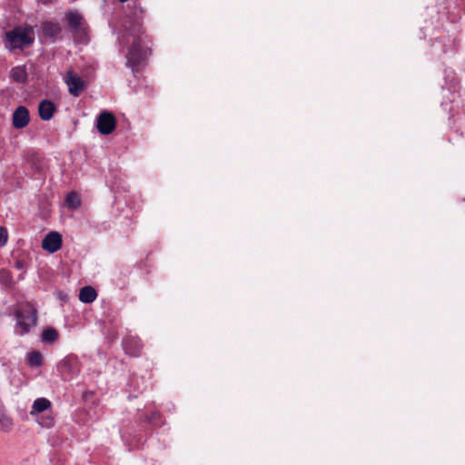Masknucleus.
<instances>
[{
  "label": "nucleus",
  "mask_w": 465,
  "mask_h": 465,
  "mask_svg": "<svg viewBox=\"0 0 465 465\" xmlns=\"http://www.w3.org/2000/svg\"><path fill=\"white\" fill-rule=\"evenodd\" d=\"M129 2L124 10L123 32L118 36L119 51L124 53L125 65L137 72L139 65L151 54L149 44L152 43L142 25L143 11L137 0H118Z\"/></svg>",
  "instance_id": "obj_1"
},
{
  "label": "nucleus",
  "mask_w": 465,
  "mask_h": 465,
  "mask_svg": "<svg viewBox=\"0 0 465 465\" xmlns=\"http://www.w3.org/2000/svg\"><path fill=\"white\" fill-rule=\"evenodd\" d=\"M15 332L19 336L29 333L37 324V310L31 302L19 304L15 311Z\"/></svg>",
  "instance_id": "obj_2"
},
{
  "label": "nucleus",
  "mask_w": 465,
  "mask_h": 465,
  "mask_svg": "<svg viewBox=\"0 0 465 465\" xmlns=\"http://www.w3.org/2000/svg\"><path fill=\"white\" fill-rule=\"evenodd\" d=\"M5 36V47L11 51L24 50L31 46L35 41L34 29L31 26H17L7 31Z\"/></svg>",
  "instance_id": "obj_3"
},
{
  "label": "nucleus",
  "mask_w": 465,
  "mask_h": 465,
  "mask_svg": "<svg viewBox=\"0 0 465 465\" xmlns=\"http://www.w3.org/2000/svg\"><path fill=\"white\" fill-rule=\"evenodd\" d=\"M67 25L73 34L75 41L82 44L88 42L87 25L83 15L76 10L69 11L65 14Z\"/></svg>",
  "instance_id": "obj_4"
},
{
  "label": "nucleus",
  "mask_w": 465,
  "mask_h": 465,
  "mask_svg": "<svg viewBox=\"0 0 465 465\" xmlns=\"http://www.w3.org/2000/svg\"><path fill=\"white\" fill-rule=\"evenodd\" d=\"M57 370L63 380L73 379L80 371L78 358L74 355H67L58 363Z\"/></svg>",
  "instance_id": "obj_5"
},
{
  "label": "nucleus",
  "mask_w": 465,
  "mask_h": 465,
  "mask_svg": "<svg viewBox=\"0 0 465 465\" xmlns=\"http://www.w3.org/2000/svg\"><path fill=\"white\" fill-rule=\"evenodd\" d=\"M96 128L101 134H110L116 128V119L113 113L103 111L96 118Z\"/></svg>",
  "instance_id": "obj_6"
},
{
  "label": "nucleus",
  "mask_w": 465,
  "mask_h": 465,
  "mask_svg": "<svg viewBox=\"0 0 465 465\" xmlns=\"http://www.w3.org/2000/svg\"><path fill=\"white\" fill-rule=\"evenodd\" d=\"M64 82L68 86L69 93L74 96H78L85 88L84 81L69 70L64 76Z\"/></svg>",
  "instance_id": "obj_7"
},
{
  "label": "nucleus",
  "mask_w": 465,
  "mask_h": 465,
  "mask_svg": "<svg viewBox=\"0 0 465 465\" xmlns=\"http://www.w3.org/2000/svg\"><path fill=\"white\" fill-rule=\"evenodd\" d=\"M62 244V235L58 232H48L42 241V248L50 253H54L60 250Z\"/></svg>",
  "instance_id": "obj_8"
},
{
  "label": "nucleus",
  "mask_w": 465,
  "mask_h": 465,
  "mask_svg": "<svg viewBox=\"0 0 465 465\" xmlns=\"http://www.w3.org/2000/svg\"><path fill=\"white\" fill-rule=\"evenodd\" d=\"M29 122V110L24 105H19L12 114L13 126L15 129H23L28 125Z\"/></svg>",
  "instance_id": "obj_9"
},
{
  "label": "nucleus",
  "mask_w": 465,
  "mask_h": 465,
  "mask_svg": "<svg viewBox=\"0 0 465 465\" xmlns=\"http://www.w3.org/2000/svg\"><path fill=\"white\" fill-rule=\"evenodd\" d=\"M123 347L125 353L136 357L140 354L143 344L138 337H126L123 341Z\"/></svg>",
  "instance_id": "obj_10"
},
{
  "label": "nucleus",
  "mask_w": 465,
  "mask_h": 465,
  "mask_svg": "<svg viewBox=\"0 0 465 465\" xmlns=\"http://www.w3.org/2000/svg\"><path fill=\"white\" fill-rule=\"evenodd\" d=\"M55 111H56V107L52 101L45 99L39 103L38 114H39V117L42 120H44V121L51 120L53 118Z\"/></svg>",
  "instance_id": "obj_11"
},
{
  "label": "nucleus",
  "mask_w": 465,
  "mask_h": 465,
  "mask_svg": "<svg viewBox=\"0 0 465 465\" xmlns=\"http://www.w3.org/2000/svg\"><path fill=\"white\" fill-rule=\"evenodd\" d=\"M10 78L17 84H25L28 78L25 65L13 67L10 71Z\"/></svg>",
  "instance_id": "obj_12"
},
{
  "label": "nucleus",
  "mask_w": 465,
  "mask_h": 465,
  "mask_svg": "<svg viewBox=\"0 0 465 465\" xmlns=\"http://www.w3.org/2000/svg\"><path fill=\"white\" fill-rule=\"evenodd\" d=\"M97 298V292L92 286H84L79 292V300L84 303H91Z\"/></svg>",
  "instance_id": "obj_13"
},
{
  "label": "nucleus",
  "mask_w": 465,
  "mask_h": 465,
  "mask_svg": "<svg viewBox=\"0 0 465 465\" xmlns=\"http://www.w3.org/2000/svg\"><path fill=\"white\" fill-rule=\"evenodd\" d=\"M42 31L45 36L54 38L61 33V26L58 23L45 22Z\"/></svg>",
  "instance_id": "obj_14"
},
{
  "label": "nucleus",
  "mask_w": 465,
  "mask_h": 465,
  "mask_svg": "<svg viewBox=\"0 0 465 465\" xmlns=\"http://www.w3.org/2000/svg\"><path fill=\"white\" fill-rule=\"evenodd\" d=\"M51 401L46 398H38L36 399L32 406L31 415H35L37 413L43 412L51 408Z\"/></svg>",
  "instance_id": "obj_15"
},
{
  "label": "nucleus",
  "mask_w": 465,
  "mask_h": 465,
  "mask_svg": "<svg viewBox=\"0 0 465 465\" xmlns=\"http://www.w3.org/2000/svg\"><path fill=\"white\" fill-rule=\"evenodd\" d=\"M59 338L58 331L54 328H46L42 332V341L48 344H53Z\"/></svg>",
  "instance_id": "obj_16"
},
{
  "label": "nucleus",
  "mask_w": 465,
  "mask_h": 465,
  "mask_svg": "<svg viewBox=\"0 0 465 465\" xmlns=\"http://www.w3.org/2000/svg\"><path fill=\"white\" fill-rule=\"evenodd\" d=\"M26 360L27 364L31 367H39L43 364V355L37 351L29 352Z\"/></svg>",
  "instance_id": "obj_17"
},
{
  "label": "nucleus",
  "mask_w": 465,
  "mask_h": 465,
  "mask_svg": "<svg viewBox=\"0 0 465 465\" xmlns=\"http://www.w3.org/2000/svg\"><path fill=\"white\" fill-rule=\"evenodd\" d=\"M65 204L72 210L76 209L81 204L79 195L74 192L69 193L65 197Z\"/></svg>",
  "instance_id": "obj_18"
},
{
  "label": "nucleus",
  "mask_w": 465,
  "mask_h": 465,
  "mask_svg": "<svg viewBox=\"0 0 465 465\" xmlns=\"http://www.w3.org/2000/svg\"><path fill=\"white\" fill-rule=\"evenodd\" d=\"M13 283V277L11 272L7 270H0V284L5 287L11 286Z\"/></svg>",
  "instance_id": "obj_19"
},
{
  "label": "nucleus",
  "mask_w": 465,
  "mask_h": 465,
  "mask_svg": "<svg viewBox=\"0 0 465 465\" xmlns=\"http://www.w3.org/2000/svg\"><path fill=\"white\" fill-rule=\"evenodd\" d=\"M8 239V232L6 228L0 226V247L6 244Z\"/></svg>",
  "instance_id": "obj_20"
},
{
  "label": "nucleus",
  "mask_w": 465,
  "mask_h": 465,
  "mask_svg": "<svg viewBox=\"0 0 465 465\" xmlns=\"http://www.w3.org/2000/svg\"><path fill=\"white\" fill-rule=\"evenodd\" d=\"M2 418L8 422L9 426L12 425V420L5 415L3 403L0 401V420H2Z\"/></svg>",
  "instance_id": "obj_21"
},
{
  "label": "nucleus",
  "mask_w": 465,
  "mask_h": 465,
  "mask_svg": "<svg viewBox=\"0 0 465 465\" xmlns=\"http://www.w3.org/2000/svg\"><path fill=\"white\" fill-rule=\"evenodd\" d=\"M53 423H54V420L51 417L43 419L42 421H40V424L42 426H45V427H51L53 425Z\"/></svg>",
  "instance_id": "obj_22"
},
{
  "label": "nucleus",
  "mask_w": 465,
  "mask_h": 465,
  "mask_svg": "<svg viewBox=\"0 0 465 465\" xmlns=\"http://www.w3.org/2000/svg\"><path fill=\"white\" fill-rule=\"evenodd\" d=\"M2 426L5 429V430H10L13 426V424L11 426H9L8 422L4 419L2 418V420H0Z\"/></svg>",
  "instance_id": "obj_23"
},
{
  "label": "nucleus",
  "mask_w": 465,
  "mask_h": 465,
  "mask_svg": "<svg viewBox=\"0 0 465 465\" xmlns=\"http://www.w3.org/2000/svg\"><path fill=\"white\" fill-rule=\"evenodd\" d=\"M38 1L41 2L44 5H47V4L52 3L54 0H38Z\"/></svg>",
  "instance_id": "obj_24"
}]
</instances>
